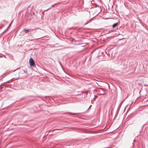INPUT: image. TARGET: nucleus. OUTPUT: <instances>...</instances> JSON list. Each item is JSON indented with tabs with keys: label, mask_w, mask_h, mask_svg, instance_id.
Instances as JSON below:
<instances>
[{
	"label": "nucleus",
	"mask_w": 148,
	"mask_h": 148,
	"mask_svg": "<svg viewBox=\"0 0 148 148\" xmlns=\"http://www.w3.org/2000/svg\"><path fill=\"white\" fill-rule=\"evenodd\" d=\"M29 64L31 66H35V64L34 61L32 58H30L29 60Z\"/></svg>",
	"instance_id": "f257e3e1"
},
{
	"label": "nucleus",
	"mask_w": 148,
	"mask_h": 148,
	"mask_svg": "<svg viewBox=\"0 0 148 148\" xmlns=\"http://www.w3.org/2000/svg\"><path fill=\"white\" fill-rule=\"evenodd\" d=\"M24 31H25V33H27L28 32H29V30L28 29H24Z\"/></svg>",
	"instance_id": "7ed1b4c3"
},
{
	"label": "nucleus",
	"mask_w": 148,
	"mask_h": 148,
	"mask_svg": "<svg viewBox=\"0 0 148 148\" xmlns=\"http://www.w3.org/2000/svg\"><path fill=\"white\" fill-rule=\"evenodd\" d=\"M53 130V131H55V130Z\"/></svg>",
	"instance_id": "20e7f679"
},
{
	"label": "nucleus",
	"mask_w": 148,
	"mask_h": 148,
	"mask_svg": "<svg viewBox=\"0 0 148 148\" xmlns=\"http://www.w3.org/2000/svg\"><path fill=\"white\" fill-rule=\"evenodd\" d=\"M118 24L119 23H116L112 25V27L113 28H114V27H116V26H118Z\"/></svg>",
	"instance_id": "f03ea898"
}]
</instances>
